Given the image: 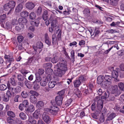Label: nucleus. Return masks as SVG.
Returning a JSON list of instances; mask_svg holds the SVG:
<instances>
[{"label": "nucleus", "mask_w": 124, "mask_h": 124, "mask_svg": "<svg viewBox=\"0 0 124 124\" xmlns=\"http://www.w3.org/2000/svg\"><path fill=\"white\" fill-rule=\"evenodd\" d=\"M56 67L57 68V71L55 73V75L56 76L61 77L67 70V62L65 61L62 59L57 63Z\"/></svg>", "instance_id": "nucleus-1"}, {"label": "nucleus", "mask_w": 124, "mask_h": 124, "mask_svg": "<svg viewBox=\"0 0 124 124\" xmlns=\"http://www.w3.org/2000/svg\"><path fill=\"white\" fill-rule=\"evenodd\" d=\"M15 5L16 3L14 1H10L8 3H6L4 5V9L6 11H7L10 9L8 13V14L11 12L12 9L14 8Z\"/></svg>", "instance_id": "nucleus-2"}, {"label": "nucleus", "mask_w": 124, "mask_h": 124, "mask_svg": "<svg viewBox=\"0 0 124 124\" xmlns=\"http://www.w3.org/2000/svg\"><path fill=\"white\" fill-rule=\"evenodd\" d=\"M57 22L56 20H53L51 24V27H49V31L50 32H52L53 31H57L59 30V27L56 25Z\"/></svg>", "instance_id": "nucleus-3"}, {"label": "nucleus", "mask_w": 124, "mask_h": 124, "mask_svg": "<svg viewBox=\"0 0 124 124\" xmlns=\"http://www.w3.org/2000/svg\"><path fill=\"white\" fill-rule=\"evenodd\" d=\"M64 92L63 91H61L58 93L59 95L57 96L55 99V101L57 105L60 106L62 104L63 98L62 96L64 94Z\"/></svg>", "instance_id": "nucleus-4"}, {"label": "nucleus", "mask_w": 124, "mask_h": 124, "mask_svg": "<svg viewBox=\"0 0 124 124\" xmlns=\"http://www.w3.org/2000/svg\"><path fill=\"white\" fill-rule=\"evenodd\" d=\"M48 74L46 77H43L40 82V85L41 86H46L49 80L51 79V74H52V73L49 72V73H48Z\"/></svg>", "instance_id": "nucleus-5"}, {"label": "nucleus", "mask_w": 124, "mask_h": 124, "mask_svg": "<svg viewBox=\"0 0 124 124\" xmlns=\"http://www.w3.org/2000/svg\"><path fill=\"white\" fill-rule=\"evenodd\" d=\"M57 106H53L50 109L46 108V110L47 111H49L52 115H56L59 110Z\"/></svg>", "instance_id": "nucleus-6"}, {"label": "nucleus", "mask_w": 124, "mask_h": 124, "mask_svg": "<svg viewBox=\"0 0 124 124\" xmlns=\"http://www.w3.org/2000/svg\"><path fill=\"white\" fill-rule=\"evenodd\" d=\"M111 93L113 94H114L115 96L119 95L120 93L119 90H118L117 85H115L111 86Z\"/></svg>", "instance_id": "nucleus-7"}, {"label": "nucleus", "mask_w": 124, "mask_h": 124, "mask_svg": "<svg viewBox=\"0 0 124 124\" xmlns=\"http://www.w3.org/2000/svg\"><path fill=\"white\" fill-rule=\"evenodd\" d=\"M94 100L95 101H97V107L98 109L100 110L103 107V101L101 100L100 99V98L98 96L95 97Z\"/></svg>", "instance_id": "nucleus-8"}, {"label": "nucleus", "mask_w": 124, "mask_h": 124, "mask_svg": "<svg viewBox=\"0 0 124 124\" xmlns=\"http://www.w3.org/2000/svg\"><path fill=\"white\" fill-rule=\"evenodd\" d=\"M104 79L105 83L107 84V85H105L106 86H108L111 84L112 78L111 76L105 75L104 76Z\"/></svg>", "instance_id": "nucleus-9"}, {"label": "nucleus", "mask_w": 124, "mask_h": 124, "mask_svg": "<svg viewBox=\"0 0 124 124\" xmlns=\"http://www.w3.org/2000/svg\"><path fill=\"white\" fill-rule=\"evenodd\" d=\"M97 82L98 84H101L103 86L107 85L106 83H105L104 76L101 75L99 76L97 78Z\"/></svg>", "instance_id": "nucleus-10"}, {"label": "nucleus", "mask_w": 124, "mask_h": 124, "mask_svg": "<svg viewBox=\"0 0 124 124\" xmlns=\"http://www.w3.org/2000/svg\"><path fill=\"white\" fill-rule=\"evenodd\" d=\"M43 47V43L41 42H37L36 44V47H33L35 51L37 52V53H40L41 51L39 50L38 51L39 49L42 48Z\"/></svg>", "instance_id": "nucleus-11"}, {"label": "nucleus", "mask_w": 124, "mask_h": 124, "mask_svg": "<svg viewBox=\"0 0 124 124\" xmlns=\"http://www.w3.org/2000/svg\"><path fill=\"white\" fill-rule=\"evenodd\" d=\"M43 119L46 124L50 123L51 122V119L49 116L45 112L42 115Z\"/></svg>", "instance_id": "nucleus-12"}, {"label": "nucleus", "mask_w": 124, "mask_h": 124, "mask_svg": "<svg viewBox=\"0 0 124 124\" xmlns=\"http://www.w3.org/2000/svg\"><path fill=\"white\" fill-rule=\"evenodd\" d=\"M18 22L19 23L22 25H23L24 27V25L26 24L27 22V19L23 18H19L18 19Z\"/></svg>", "instance_id": "nucleus-13"}, {"label": "nucleus", "mask_w": 124, "mask_h": 124, "mask_svg": "<svg viewBox=\"0 0 124 124\" xmlns=\"http://www.w3.org/2000/svg\"><path fill=\"white\" fill-rule=\"evenodd\" d=\"M118 76V72L114 70H113L112 72V76L113 78H115V81L116 82L119 81V80L117 79V78Z\"/></svg>", "instance_id": "nucleus-14"}, {"label": "nucleus", "mask_w": 124, "mask_h": 124, "mask_svg": "<svg viewBox=\"0 0 124 124\" xmlns=\"http://www.w3.org/2000/svg\"><path fill=\"white\" fill-rule=\"evenodd\" d=\"M21 88L19 86H17L16 88H13L12 91H11L13 94L15 93H19L21 91Z\"/></svg>", "instance_id": "nucleus-15"}, {"label": "nucleus", "mask_w": 124, "mask_h": 124, "mask_svg": "<svg viewBox=\"0 0 124 124\" xmlns=\"http://www.w3.org/2000/svg\"><path fill=\"white\" fill-rule=\"evenodd\" d=\"M40 18V17L39 18ZM40 19L38 18L37 19H35L34 21H31V25H34L36 27H38L39 23V19Z\"/></svg>", "instance_id": "nucleus-16"}, {"label": "nucleus", "mask_w": 124, "mask_h": 124, "mask_svg": "<svg viewBox=\"0 0 124 124\" xmlns=\"http://www.w3.org/2000/svg\"><path fill=\"white\" fill-rule=\"evenodd\" d=\"M34 4L31 2L27 3L25 5L26 7L29 9H32L35 7Z\"/></svg>", "instance_id": "nucleus-17"}, {"label": "nucleus", "mask_w": 124, "mask_h": 124, "mask_svg": "<svg viewBox=\"0 0 124 124\" xmlns=\"http://www.w3.org/2000/svg\"><path fill=\"white\" fill-rule=\"evenodd\" d=\"M25 110L28 112H32L35 110L34 106L32 105H30L28 107L25 108Z\"/></svg>", "instance_id": "nucleus-18"}, {"label": "nucleus", "mask_w": 124, "mask_h": 124, "mask_svg": "<svg viewBox=\"0 0 124 124\" xmlns=\"http://www.w3.org/2000/svg\"><path fill=\"white\" fill-rule=\"evenodd\" d=\"M43 67H48V69L47 70L48 71H52V70L50 68H51L52 66V64L51 62H48L47 63H44L43 65Z\"/></svg>", "instance_id": "nucleus-19"}, {"label": "nucleus", "mask_w": 124, "mask_h": 124, "mask_svg": "<svg viewBox=\"0 0 124 124\" xmlns=\"http://www.w3.org/2000/svg\"><path fill=\"white\" fill-rule=\"evenodd\" d=\"M44 103L42 101H39L37 103L36 106L39 109H41L43 108Z\"/></svg>", "instance_id": "nucleus-20"}, {"label": "nucleus", "mask_w": 124, "mask_h": 124, "mask_svg": "<svg viewBox=\"0 0 124 124\" xmlns=\"http://www.w3.org/2000/svg\"><path fill=\"white\" fill-rule=\"evenodd\" d=\"M25 80L24 83L26 87L29 89L31 88L32 87V85L31 82L28 81L26 78Z\"/></svg>", "instance_id": "nucleus-21"}, {"label": "nucleus", "mask_w": 124, "mask_h": 124, "mask_svg": "<svg viewBox=\"0 0 124 124\" xmlns=\"http://www.w3.org/2000/svg\"><path fill=\"white\" fill-rule=\"evenodd\" d=\"M73 83L74 87L76 88L79 87L81 83L80 81L77 79L74 80Z\"/></svg>", "instance_id": "nucleus-22"}, {"label": "nucleus", "mask_w": 124, "mask_h": 124, "mask_svg": "<svg viewBox=\"0 0 124 124\" xmlns=\"http://www.w3.org/2000/svg\"><path fill=\"white\" fill-rule=\"evenodd\" d=\"M23 6L22 4H19L15 9V11L16 12H19L21 11L23 8Z\"/></svg>", "instance_id": "nucleus-23"}, {"label": "nucleus", "mask_w": 124, "mask_h": 124, "mask_svg": "<svg viewBox=\"0 0 124 124\" xmlns=\"http://www.w3.org/2000/svg\"><path fill=\"white\" fill-rule=\"evenodd\" d=\"M34 60L32 57L29 58L28 61L25 63V64L28 65H32L33 64Z\"/></svg>", "instance_id": "nucleus-24"}, {"label": "nucleus", "mask_w": 124, "mask_h": 124, "mask_svg": "<svg viewBox=\"0 0 124 124\" xmlns=\"http://www.w3.org/2000/svg\"><path fill=\"white\" fill-rule=\"evenodd\" d=\"M56 82L54 81L49 82L48 84V87L51 88H53L56 84Z\"/></svg>", "instance_id": "nucleus-25"}, {"label": "nucleus", "mask_w": 124, "mask_h": 124, "mask_svg": "<svg viewBox=\"0 0 124 124\" xmlns=\"http://www.w3.org/2000/svg\"><path fill=\"white\" fill-rule=\"evenodd\" d=\"M30 100L31 102L33 103H35L37 101V99L36 97L33 95L30 96Z\"/></svg>", "instance_id": "nucleus-26"}, {"label": "nucleus", "mask_w": 124, "mask_h": 124, "mask_svg": "<svg viewBox=\"0 0 124 124\" xmlns=\"http://www.w3.org/2000/svg\"><path fill=\"white\" fill-rule=\"evenodd\" d=\"M52 43L53 45H55L57 43V39L55 34H53L52 36Z\"/></svg>", "instance_id": "nucleus-27"}, {"label": "nucleus", "mask_w": 124, "mask_h": 124, "mask_svg": "<svg viewBox=\"0 0 124 124\" xmlns=\"http://www.w3.org/2000/svg\"><path fill=\"white\" fill-rule=\"evenodd\" d=\"M6 18V16L5 14H3L0 16V21L2 23H5V19Z\"/></svg>", "instance_id": "nucleus-28"}, {"label": "nucleus", "mask_w": 124, "mask_h": 124, "mask_svg": "<svg viewBox=\"0 0 124 124\" xmlns=\"http://www.w3.org/2000/svg\"><path fill=\"white\" fill-rule=\"evenodd\" d=\"M24 27L23 25L19 23V25L15 27V29L17 31H20L21 30H23L24 29Z\"/></svg>", "instance_id": "nucleus-29"}, {"label": "nucleus", "mask_w": 124, "mask_h": 124, "mask_svg": "<svg viewBox=\"0 0 124 124\" xmlns=\"http://www.w3.org/2000/svg\"><path fill=\"white\" fill-rule=\"evenodd\" d=\"M74 93L78 97H80L81 94V92L78 88H76L74 89Z\"/></svg>", "instance_id": "nucleus-30"}, {"label": "nucleus", "mask_w": 124, "mask_h": 124, "mask_svg": "<svg viewBox=\"0 0 124 124\" xmlns=\"http://www.w3.org/2000/svg\"><path fill=\"white\" fill-rule=\"evenodd\" d=\"M29 13L26 11H23L20 13L21 16L23 17H26L28 16Z\"/></svg>", "instance_id": "nucleus-31"}, {"label": "nucleus", "mask_w": 124, "mask_h": 124, "mask_svg": "<svg viewBox=\"0 0 124 124\" xmlns=\"http://www.w3.org/2000/svg\"><path fill=\"white\" fill-rule=\"evenodd\" d=\"M100 31L96 29L94 31V34L93 37L92 36V38L93 39H96L97 38L99 35Z\"/></svg>", "instance_id": "nucleus-32"}, {"label": "nucleus", "mask_w": 124, "mask_h": 124, "mask_svg": "<svg viewBox=\"0 0 124 124\" xmlns=\"http://www.w3.org/2000/svg\"><path fill=\"white\" fill-rule=\"evenodd\" d=\"M48 13L46 10L44 11L42 15V18L45 21L48 18Z\"/></svg>", "instance_id": "nucleus-33"}, {"label": "nucleus", "mask_w": 124, "mask_h": 124, "mask_svg": "<svg viewBox=\"0 0 124 124\" xmlns=\"http://www.w3.org/2000/svg\"><path fill=\"white\" fill-rule=\"evenodd\" d=\"M19 116L23 120H25L27 118L26 115L23 112L20 113L19 114Z\"/></svg>", "instance_id": "nucleus-34"}, {"label": "nucleus", "mask_w": 124, "mask_h": 124, "mask_svg": "<svg viewBox=\"0 0 124 124\" xmlns=\"http://www.w3.org/2000/svg\"><path fill=\"white\" fill-rule=\"evenodd\" d=\"M118 2V1L117 0H110V4L113 6H116Z\"/></svg>", "instance_id": "nucleus-35"}, {"label": "nucleus", "mask_w": 124, "mask_h": 124, "mask_svg": "<svg viewBox=\"0 0 124 124\" xmlns=\"http://www.w3.org/2000/svg\"><path fill=\"white\" fill-rule=\"evenodd\" d=\"M21 72L25 77H26V75L30 72L29 71L24 69H22L21 70Z\"/></svg>", "instance_id": "nucleus-36"}, {"label": "nucleus", "mask_w": 124, "mask_h": 124, "mask_svg": "<svg viewBox=\"0 0 124 124\" xmlns=\"http://www.w3.org/2000/svg\"><path fill=\"white\" fill-rule=\"evenodd\" d=\"M118 85L121 90L124 91V84L123 83L119 82L118 83Z\"/></svg>", "instance_id": "nucleus-37"}, {"label": "nucleus", "mask_w": 124, "mask_h": 124, "mask_svg": "<svg viewBox=\"0 0 124 124\" xmlns=\"http://www.w3.org/2000/svg\"><path fill=\"white\" fill-rule=\"evenodd\" d=\"M42 9L41 7H39L37 9L36 13L38 15H40L42 12Z\"/></svg>", "instance_id": "nucleus-38"}, {"label": "nucleus", "mask_w": 124, "mask_h": 124, "mask_svg": "<svg viewBox=\"0 0 124 124\" xmlns=\"http://www.w3.org/2000/svg\"><path fill=\"white\" fill-rule=\"evenodd\" d=\"M120 22L117 21L116 22H113L110 24V26L113 27H116L119 26L120 24Z\"/></svg>", "instance_id": "nucleus-39"}, {"label": "nucleus", "mask_w": 124, "mask_h": 124, "mask_svg": "<svg viewBox=\"0 0 124 124\" xmlns=\"http://www.w3.org/2000/svg\"><path fill=\"white\" fill-rule=\"evenodd\" d=\"M104 93L103 95L101 97L102 99H106L108 98L109 96V93L107 92H103Z\"/></svg>", "instance_id": "nucleus-40"}, {"label": "nucleus", "mask_w": 124, "mask_h": 124, "mask_svg": "<svg viewBox=\"0 0 124 124\" xmlns=\"http://www.w3.org/2000/svg\"><path fill=\"white\" fill-rule=\"evenodd\" d=\"M42 79L41 77L39 76H36V79L33 82V83H36V82H40Z\"/></svg>", "instance_id": "nucleus-41"}, {"label": "nucleus", "mask_w": 124, "mask_h": 124, "mask_svg": "<svg viewBox=\"0 0 124 124\" xmlns=\"http://www.w3.org/2000/svg\"><path fill=\"white\" fill-rule=\"evenodd\" d=\"M7 114L8 116L12 117H14L15 116V113L11 111H9L8 112Z\"/></svg>", "instance_id": "nucleus-42"}, {"label": "nucleus", "mask_w": 124, "mask_h": 124, "mask_svg": "<svg viewBox=\"0 0 124 124\" xmlns=\"http://www.w3.org/2000/svg\"><path fill=\"white\" fill-rule=\"evenodd\" d=\"M58 57L56 56L54 57L51 59V62L54 63H56L58 61Z\"/></svg>", "instance_id": "nucleus-43"}, {"label": "nucleus", "mask_w": 124, "mask_h": 124, "mask_svg": "<svg viewBox=\"0 0 124 124\" xmlns=\"http://www.w3.org/2000/svg\"><path fill=\"white\" fill-rule=\"evenodd\" d=\"M23 37L21 35H19L18 36L17 39L18 42L20 43L21 42L23 39Z\"/></svg>", "instance_id": "nucleus-44"}, {"label": "nucleus", "mask_w": 124, "mask_h": 124, "mask_svg": "<svg viewBox=\"0 0 124 124\" xmlns=\"http://www.w3.org/2000/svg\"><path fill=\"white\" fill-rule=\"evenodd\" d=\"M90 13V10L87 9H84V14L86 16H89Z\"/></svg>", "instance_id": "nucleus-45"}, {"label": "nucleus", "mask_w": 124, "mask_h": 124, "mask_svg": "<svg viewBox=\"0 0 124 124\" xmlns=\"http://www.w3.org/2000/svg\"><path fill=\"white\" fill-rule=\"evenodd\" d=\"M116 116V114L113 113L110 114L108 116V119L110 120L114 118Z\"/></svg>", "instance_id": "nucleus-46"}, {"label": "nucleus", "mask_w": 124, "mask_h": 124, "mask_svg": "<svg viewBox=\"0 0 124 124\" xmlns=\"http://www.w3.org/2000/svg\"><path fill=\"white\" fill-rule=\"evenodd\" d=\"M30 93L31 94V95H33V96H37L39 95V93L33 90L30 91Z\"/></svg>", "instance_id": "nucleus-47"}, {"label": "nucleus", "mask_w": 124, "mask_h": 124, "mask_svg": "<svg viewBox=\"0 0 124 124\" xmlns=\"http://www.w3.org/2000/svg\"><path fill=\"white\" fill-rule=\"evenodd\" d=\"M36 16L35 14L33 12H32L29 15V18L31 19H33L35 18Z\"/></svg>", "instance_id": "nucleus-48"}, {"label": "nucleus", "mask_w": 124, "mask_h": 124, "mask_svg": "<svg viewBox=\"0 0 124 124\" xmlns=\"http://www.w3.org/2000/svg\"><path fill=\"white\" fill-rule=\"evenodd\" d=\"M28 120L29 122L31 123H36V121L33 120L31 116H29V118Z\"/></svg>", "instance_id": "nucleus-49"}, {"label": "nucleus", "mask_w": 124, "mask_h": 124, "mask_svg": "<svg viewBox=\"0 0 124 124\" xmlns=\"http://www.w3.org/2000/svg\"><path fill=\"white\" fill-rule=\"evenodd\" d=\"M21 95L23 98H26L28 96V92L25 91H23Z\"/></svg>", "instance_id": "nucleus-50"}, {"label": "nucleus", "mask_w": 124, "mask_h": 124, "mask_svg": "<svg viewBox=\"0 0 124 124\" xmlns=\"http://www.w3.org/2000/svg\"><path fill=\"white\" fill-rule=\"evenodd\" d=\"M24 76L23 77L22 75L19 74L17 76L18 79L19 81H23L24 80Z\"/></svg>", "instance_id": "nucleus-51"}, {"label": "nucleus", "mask_w": 124, "mask_h": 124, "mask_svg": "<svg viewBox=\"0 0 124 124\" xmlns=\"http://www.w3.org/2000/svg\"><path fill=\"white\" fill-rule=\"evenodd\" d=\"M7 88V86L5 85L2 84L0 85V90L1 91H4Z\"/></svg>", "instance_id": "nucleus-52"}, {"label": "nucleus", "mask_w": 124, "mask_h": 124, "mask_svg": "<svg viewBox=\"0 0 124 124\" xmlns=\"http://www.w3.org/2000/svg\"><path fill=\"white\" fill-rule=\"evenodd\" d=\"M71 12L70 10L69 9H68L67 10L63 11V14L65 16H67L70 14Z\"/></svg>", "instance_id": "nucleus-53"}, {"label": "nucleus", "mask_w": 124, "mask_h": 124, "mask_svg": "<svg viewBox=\"0 0 124 124\" xmlns=\"http://www.w3.org/2000/svg\"><path fill=\"white\" fill-rule=\"evenodd\" d=\"M22 104L25 106V108L27 107L29 105V102L27 100H24L23 101Z\"/></svg>", "instance_id": "nucleus-54"}, {"label": "nucleus", "mask_w": 124, "mask_h": 124, "mask_svg": "<svg viewBox=\"0 0 124 124\" xmlns=\"http://www.w3.org/2000/svg\"><path fill=\"white\" fill-rule=\"evenodd\" d=\"M34 84L33 88L35 90H38L39 87V85L36 82L35 83H33Z\"/></svg>", "instance_id": "nucleus-55"}, {"label": "nucleus", "mask_w": 124, "mask_h": 124, "mask_svg": "<svg viewBox=\"0 0 124 124\" xmlns=\"http://www.w3.org/2000/svg\"><path fill=\"white\" fill-rule=\"evenodd\" d=\"M39 113L37 111H35L33 114V116L35 118H37L38 117V115Z\"/></svg>", "instance_id": "nucleus-56"}, {"label": "nucleus", "mask_w": 124, "mask_h": 124, "mask_svg": "<svg viewBox=\"0 0 124 124\" xmlns=\"http://www.w3.org/2000/svg\"><path fill=\"white\" fill-rule=\"evenodd\" d=\"M78 80L81 83L82 82L84 81L85 80V79L83 75H81L79 77L78 79Z\"/></svg>", "instance_id": "nucleus-57"}, {"label": "nucleus", "mask_w": 124, "mask_h": 124, "mask_svg": "<svg viewBox=\"0 0 124 124\" xmlns=\"http://www.w3.org/2000/svg\"><path fill=\"white\" fill-rule=\"evenodd\" d=\"M10 83L11 85L14 86L16 85V83L14 79L13 78H11L10 79Z\"/></svg>", "instance_id": "nucleus-58"}, {"label": "nucleus", "mask_w": 124, "mask_h": 124, "mask_svg": "<svg viewBox=\"0 0 124 124\" xmlns=\"http://www.w3.org/2000/svg\"><path fill=\"white\" fill-rule=\"evenodd\" d=\"M88 31L90 32L91 37L92 38V36L93 37V35H94V30L92 29L91 28L89 29L88 30Z\"/></svg>", "instance_id": "nucleus-59"}, {"label": "nucleus", "mask_w": 124, "mask_h": 124, "mask_svg": "<svg viewBox=\"0 0 124 124\" xmlns=\"http://www.w3.org/2000/svg\"><path fill=\"white\" fill-rule=\"evenodd\" d=\"M6 25L7 27L9 28H11L12 27L11 23L8 21L6 23Z\"/></svg>", "instance_id": "nucleus-60"}, {"label": "nucleus", "mask_w": 124, "mask_h": 124, "mask_svg": "<svg viewBox=\"0 0 124 124\" xmlns=\"http://www.w3.org/2000/svg\"><path fill=\"white\" fill-rule=\"evenodd\" d=\"M9 97L6 95L4 96L3 97V100L6 102H7L8 101L9 99Z\"/></svg>", "instance_id": "nucleus-61"}, {"label": "nucleus", "mask_w": 124, "mask_h": 124, "mask_svg": "<svg viewBox=\"0 0 124 124\" xmlns=\"http://www.w3.org/2000/svg\"><path fill=\"white\" fill-rule=\"evenodd\" d=\"M18 23V21H17L16 19H14L13 20L11 23L12 25H17Z\"/></svg>", "instance_id": "nucleus-62"}, {"label": "nucleus", "mask_w": 124, "mask_h": 124, "mask_svg": "<svg viewBox=\"0 0 124 124\" xmlns=\"http://www.w3.org/2000/svg\"><path fill=\"white\" fill-rule=\"evenodd\" d=\"M25 108V106L22 104L21 103L19 106V108L21 111L23 110Z\"/></svg>", "instance_id": "nucleus-63"}, {"label": "nucleus", "mask_w": 124, "mask_h": 124, "mask_svg": "<svg viewBox=\"0 0 124 124\" xmlns=\"http://www.w3.org/2000/svg\"><path fill=\"white\" fill-rule=\"evenodd\" d=\"M44 70L43 69H39V70L38 72V74L39 75H42L44 73Z\"/></svg>", "instance_id": "nucleus-64"}]
</instances>
